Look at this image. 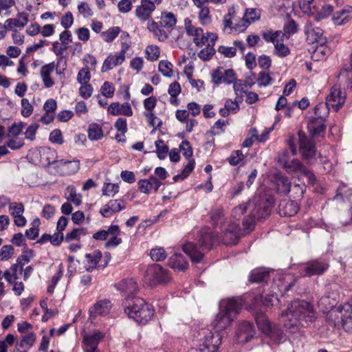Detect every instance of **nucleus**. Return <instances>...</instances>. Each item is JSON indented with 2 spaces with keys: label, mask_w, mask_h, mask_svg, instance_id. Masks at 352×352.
<instances>
[{
  "label": "nucleus",
  "mask_w": 352,
  "mask_h": 352,
  "mask_svg": "<svg viewBox=\"0 0 352 352\" xmlns=\"http://www.w3.org/2000/svg\"><path fill=\"white\" fill-rule=\"evenodd\" d=\"M285 326L290 328L300 325H308L316 318L313 306L305 300H295L288 307L285 313L282 314Z\"/></svg>",
  "instance_id": "obj_1"
},
{
  "label": "nucleus",
  "mask_w": 352,
  "mask_h": 352,
  "mask_svg": "<svg viewBox=\"0 0 352 352\" xmlns=\"http://www.w3.org/2000/svg\"><path fill=\"white\" fill-rule=\"evenodd\" d=\"M125 314L138 323L146 324L154 316L153 307L142 298H129L124 302Z\"/></svg>",
  "instance_id": "obj_2"
},
{
  "label": "nucleus",
  "mask_w": 352,
  "mask_h": 352,
  "mask_svg": "<svg viewBox=\"0 0 352 352\" xmlns=\"http://www.w3.org/2000/svg\"><path fill=\"white\" fill-rule=\"evenodd\" d=\"M250 218L243 221V230L250 231L254 228L256 220L265 219L271 212L272 202L261 196H255L248 203Z\"/></svg>",
  "instance_id": "obj_3"
},
{
  "label": "nucleus",
  "mask_w": 352,
  "mask_h": 352,
  "mask_svg": "<svg viewBox=\"0 0 352 352\" xmlns=\"http://www.w3.org/2000/svg\"><path fill=\"white\" fill-rule=\"evenodd\" d=\"M214 237L215 236L210 228H204L199 233V243L200 247L198 248L195 243L189 242L183 245V250L190 256L192 261L199 263L204 256L202 252L205 250H210L213 245Z\"/></svg>",
  "instance_id": "obj_4"
},
{
  "label": "nucleus",
  "mask_w": 352,
  "mask_h": 352,
  "mask_svg": "<svg viewBox=\"0 0 352 352\" xmlns=\"http://www.w3.org/2000/svg\"><path fill=\"white\" fill-rule=\"evenodd\" d=\"M328 267L329 264L326 261L318 258L300 265V272L302 276L311 277L323 274Z\"/></svg>",
  "instance_id": "obj_5"
},
{
  "label": "nucleus",
  "mask_w": 352,
  "mask_h": 352,
  "mask_svg": "<svg viewBox=\"0 0 352 352\" xmlns=\"http://www.w3.org/2000/svg\"><path fill=\"white\" fill-rule=\"evenodd\" d=\"M146 276L153 283H166L171 278L170 272L159 264L148 266L146 271Z\"/></svg>",
  "instance_id": "obj_6"
},
{
  "label": "nucleus",
  "mask_w": 352,
  "mask_h": 352,
  "mask_svg": "<svg viewBox=\"0 0 352 352\" xmlns=\"http://www.w3.org/2000/svg\"><path fill=\"white\" fill-rule=\"evenodd\" d=\"M204 338L200 345L206 352H217L221 343V336L219 332H212L210 330L203 331Z\"/></svg>",
  "instance_id": "obj_7"
},
{
  "label": "nucleus",
  "mask_w": 352,
  "mask_h": 352,
  "mask_svg": "<svg viewBox=\"0 0 352 352\" xmlns=\"http://www.w3.org/2000/svg\"><path fill=\"white\" fill-rule=\"evenodd\" d=\"M345 99V92H343L340 87L335 85L326 98V106L329 109L337 111L344 104Z\"/></svg>",
  "instance_id": "obj_8"
},
{
  "label": "nucleus",
  "mask_w": 352,
  "mask_h": 352,
  "mask_svg": "<svg viewBox=\"0 0 352 352\" xmlns=\"http://www.w3.org/2000/svg\"><path fill=\"white\" fill-rule=\"evenodd\" d=\"M305 34L307 36V41L309 43H326L327 38L323 36V31L321 28L314 26L308 21L305 25Z\"/></svg>",
  "instance_id": "obj_9"
},
{
  "label": "nucleus",
  "mask_w": 352,
  "mask_h": 352,
  "mask_svg": "<svg viewBox=\"0 0 352 352\" xmlns=\"http://www.w3.org/2000/svg\"><path fill=\"white\" fill-rule=\"evenodd\" d=\"M156 7L153 0H141L135 8V15L142 22L151 20V14Z\"/></svg>",
  "instance_id": "obj_10"
},
{
  "label": "nucleus",
  "mask_w": 352,
  "mask_h": 352,
  "mask_svg": "<svg viewBox=\"0 0 352 352\" xmlns=\"http://www.w3.org/2000/svg\"><path fill=\"white\" fill-rule=\"evenodd\" d=\"M116 287L125 297L124 301L129 298H135L133 295L138 291V283L133 278L124 279L116 284Z\"/></svg>",
  "instance_id": "obj_11"
},
{
  "label": "nucleus",
  "mask_w": 352,
  "mask_h": 352,
  "mask_svg": "<svg viewBox=\"0 0 352 352\" xmlns=\"http://www.w3.org/2000/svg\"><path fill=\"white\" fill-rule=\"evenodd\" d=\"M126 202L122 199H111L100 210V213L104 217H110L113 214L117 213L126 208Z\"/></svg>",
  "instance_id": "obj_12"
},
{
  "label": "nucleus",
  "mask_w": 352,
  "mask_h": 352,
  "mask_svg": "<svg viewBox=\"0 0 352 352\" xmlns=\"http://www.w3.org/2000/svg\"><path fill=\"white\" fill-rule=\"evenodd\" d=\"M104 337V334L98 330L85 333L83 341L87 348L85 352H98L97 346Z\"/></svg>",
  "instance_id": "obj_13"
},
{
  "label": "nucleus",
  "mask_w": 352,
  "mask_h": 352,
  "mask_svg": "<svg viewBox=\"0 0 352 352\" xmlns=\"http://www.w3.org/2000/svg\"><path fill=\"white\" fill-rule=\"evenodd\" d=\"M261 11L256 8H247L245 11L244 16L240 23L236 24L234 28L236 31H243L249 25L260 19Z\"/></svg>",
  "instance_id": "obj_14"
},
{
  "label": "nucleus",
  "mask_w": 352,
  "mask_h": 352,
  "mask_svg": "<svg viewBox=\"0 0 352 352\" xmlns=\"http://www.w3.org/2000/svg\"><path fill=\"white\" fill-rule=\"evenodd\" d=\"M300 152L305 160H309L316 153L313 142L303 134L299 133Z\"/></svg>",
  "instance_id": "obj_15"
},
{
  "label": "nucleus",
  "mask_w": 352,
  "mask_h": 352,
  "mask_svg": "<svg viewBox=\"0 0 352 352\" xmlns=\"http://www.w3.org/2000/svg\"><path fill=\"white\" fill-rule=\"evenodd\" d=\"M254 336V329L253 325L246 321L239 324L236 333L237 341L239 343H246L249 342Z\"/></svg>",
  "instance_id": "obj_16"
},
{
  "label": "nucleus",
  "mask_w": 352,
  "mask_h": 352,
  "mask_svg": "<svg viewBox=\"0 0 352 352\" xmlns=\"http://www.w3.org/2000/svg\"><path fill=\"white\" fill-rule=\"evenodd\" d=\"M18 19L10 18L7 19L4 24L0 23V27L8 30H15V28H23L29 21V14L27 12H20L17 14Z\"/></svg>",
  "instance_id": "obj_17"
},
{
  "label": "nucleus",
  "mask_w": 352,
  "mask_h": 352,
  "mask_svg": "<svg viewBox=\"0 0 352 352\" xmlns=\"http://www.w3.org/2000/svg\"><path fill=\"white\" fill-rule=\"evenodd\" d=\"M221 307L223 308L221 310L235 318L243 307V302L240 298H229L222 302Z\"/></svg>",
  "instance_id": "obj_18"
},
{
  "label": "nucleus",
  "mask_w": 352,
  "mask_h": 352,
  "mask_svg": "<svg viewBox=\"0 0 352 352\" xmlns=\"http://www.w3.org/2000/svg\"><path fill=\"white\" fill-rule=\"evenodd\" d=\"M111 302L107 299L97 301L89 309L90 316L96 318L98 316H105L111 309Z\"/></svg>",
  "instance_id": "obj_19"
},
{
  "label": "nucleus",
  "mask_w": 352,
  "mask_h": 352,
  "mask_svg": "<svg viewBox=\"0 0 352 352\" xmlns=\"http://www.w3.org/2000/svg\"><path fill=\"white\" fill-rule=\"evenodd\" d=\"M107 111L112 116L123 115L129 117L133 115V110L129 102L122 104L118 102H112L109 106Z\"/></svg>",
  "instance_id": "obj_20"
},
{
  "label": "nucleus",
  "mask_w": 352,
  "mask_h": 352,
  "mask_svg": "<svg viewBox=\"0 0 352 352\" xmlns=\"http://www.w3.org/2000/svg\"><path fill=\"white\" fill-rule=\"evenodd\" d=\"M138 184L140 190L145 194L150 193L152 190L157 191L162 185L161 182L154 176H151L148 179H140Z\"/></svg>",
  "instance_id": "obj_21"
},
{
  "label": "nucleus",
  "mask_w": 352,
  "mask_h": 352,
  "mask_svg": "<svg viewBox=\"0 0 352 352\" xmlns=\"http://www.w3.org/2000/svg\"><path fill=\"white\" fill-rule=\"evenodd\" d=\"M307 129L311 135H320L325 129L324 118L320 116L311 118L308 122Z\"/></svg>",
  "instance_id": "obj_22"
},
{
  "label": "nucleus",
  "mask_w": 352,
  "mask_h": 352,
  "mask_svg": "<svg viewBox=\"0 0 352 352\" xmlns=\"http://www.w3.org/2000/svg\"><path fill=\"white\" fill-rule=\"evenodd\" d=\"M54 62L42 66L40 69V75L46 88H50L54 85V82L51 78V74L54 71Z\"/></svg>",
  "instance_id": "obj_23"
},
{
  "label": "nucleus",
  "mask_w": 352,
  "mask_h": 352,
  "mask_svg": "<svg viewBox=\"0 0 352 352\" xmlns=\"http://www.w3.org/2000/svg\"><path fill=\"white\" fill-rule=\"evenodd\" d=\"M126 56H121L118 53L115 55L109 54L104 60L101 71L102 72H108L118 65H121L125 60Z\"/></svg>",
  "instance_id": "obj_24"
},
{
  "label": "nucleus",
  "mask_w": 352,
  "mask_h": 352,
  "mask_svg": "<svg viewBox=\"0 0 352 352\" xmlns=\"http://www.w3.org/2000/svg\"><path fill=\"white\" fill-rule=\"evenodd\" d=\"M241 229L237 224L230 225L229 228L226 230L223 234V240L225 243L235 244L241 235Z\"/></svg>",
  "instance_id": "obj_25"
},
{
  "label": "nucleus",
  "mask_w": 352,
  "mask_h": 352,
  "mask_svg": "<svg viewBox=\"0 0 352 352\" xmlns=\"http://www.w3.org/2000/svg\"><path fill=\"white\" fill-rule=\"evenodd\" d=\"M169 266L179 272L184 271L188 268V263L182 254H175L168 261Z\"/></svg>",
  "instance_id": "obj_26"
},
{
  "label": "nucleus",
  "mask_w": 352,
  "mask_h": 352,
  "mask_svg": "<svg viewBox=\"0 0 352 352\" xmlns=\"http://www.w3.org/2000/svg\"><path fill=\"white\" fill-rule=\"evenodd\" d=\"M184 28L187 35L192 37L193 42L197 46V39H200L204 32V30L193 25L191 20L188 18L184 19Z\"/></svg>",
  "instance_id": "obj_27"
},
{
  "label": "nucleus",
  "mask_w": 352,
  "mask_h": 352,
  "mask_svg": "<svg viewBox=\"0 0 352 352\" xmlns=\"http://www.w3.org/2000/svg\"><path fill=\"white\" fill-rule=\"evenodd\" d=\"M274 180L278 192L287 195L290 192L291 182L287 177L280 173H277L275 174Z\"/></svg>",
  "instance_id": "obj_28"
},
{
  "label": "nucleus",
  "mask_w": 352,
  "mask_h": 352,
  "mask_svg": "<svg viewBox=\"0 0 352 352\" xmlns=\"http://www.w3.org/2000/svg\"><path fill=\"white\" fill-rule=\"evenodd\" d=\"M297 203L293 201H283L279 204V213L281 216L292 217L298 211Z\"/></svg>",
  "instance_id": "obj_29"
},
{
  "label": "nucleus",
  "mask_w": 352,
  "mask_h": 352,
  "mask_svg": "<svg viewBox=\"0 0 352 352\" xmlns=\"http://www.w3.org/2000/svg\"><path fill=\"white\" fill-rule=\"evenodd\" d=\"M109 240L107 241L105 246L107 248L116 247L122 243L121 238L118 237L120 234V230L117 225H112L109 227Z\"/></svg>",
  "instance_id": "obj_30"
},
{
  "label": "nucleus",
  "mask_w": 352,
  "mask_h": 352,
  "mask_svg": "<svg viewBox=\"0 0 352 352\" xmlns=\"http://www.w3.org/2000/svg\"><path fill=\"white\" fill-rule=\"evenodd\" d=\"M234 320V318L220 310L214 321V326L217 331H222L228 327Z\"/></svg>",
  "instance_id": "obj_31"
},
{
  "label": "nucleus",
  "mask_w": 352,
  "mask_h": 352,
  "mask_svg": "<svg viewBox=\"0 0 352 352\" xmlns=\"http://www.w3.org/2000/svg\"><path fill=\"white\" fill-rule=\"evenodd\" d=\"M339 78L346 83L347 87L352 90V54L350 56L349 65H345L342 67Z\"/></svg>",
  "instance_id": "obj_32"
},
{
  "label": "nucleus",
  "mask_w": 352,
  "mask_h": 352,
  "mask_svg": "<svg viewBox=\"0 0 352 352\" xmlns=\"http://www.w3.org/2000/svg\"><path fill=\"white\" fill-rule=\"evenodd\" d=\"M87 263L85 266L88 272H92L97 266L102 258V253L99 250H95L91 253L85 255Z\"/></svg>",
  "instance_id": "obj_33"
},
{
  "label": "nucleus",
  "mask_w": 352,
  "mask_h": 352,
  "mask_svg": "<svg viewBox=\"0 0 352 352\" xmlns=\"http://www.w3.org/2000/svg\"><path fill=\"white\" fill-rule=\"evenodd\" d=\"M352 17V7L346 6L340 11L336 12L333 15V19L338 25L346 23Z\"/></svg>",
  "instance_id": "obj_34"
},
{
  "label": "nucleus",
  "mask_w": 352,
  "mask_h": 352,
  "mask_svg": "<svg viewBox=\"0 0 352 352\" xmlns=\"http://www.w3.org/2000/svg\"><path fill=\"white\" fill-rule=\"evenodd\" d=\"M326 43H318L312 54V58L316 61L324 60L330 54V49Z\"/></svg>",
  "instance_id": "obj_35"
},
{
  "label": "nucleus",
  "mask_w": 352,
  "mask_h": 352,
  "mask_svg": "<svg viewBox=\"0 0 352 352\" xmlns=\"http://www.w3.org/2000/svg\"><path fill=\"white\" fill-rule=\"evenodd\" d=\"M268 276V270L264 268H256L251 272L249 280L252 283H259L265 280Z\"/></svg>",
  "instance_id": "obj_36"
},
{
  "label": "nucleus",
  "mask_w": 352,
  "mask_h": 352,
  "mask_svg": "<svg viewBox=\"0 0 352 352\" xmlns=\"http://www.w3.org/2000/svg\"><path fill=\"white\" fill-rule=\"evenodd\" d=\"M255 320L258 328L263 333H269L273 325L270 323L267 316L263 314H257Z\"/></svg>",
  "instance_id": "obj_37"
},
{
  "label": "nucleus",
  "mask_w": 352,
  "mask_h": 352,
  "mask_svg": "<svg viewBox=\"0 0 352 352\" xmlns=\"http://www.w3.org/2000/svg\"><path fill=\"white\" fill-rule=\"evenodd\" d=\"M36 338V334L33 332L26 333L22 336L21 341L17 342L16 345L28 352L34 344Z\"/></svg>",
  "instance_id": "obj_38"
},
{
  "label": "nucleus",
  "mask_w": 352,
  "mask_h": 352,
  "mask_svg": "<svg viewBox=\"0 0 352 352\" xmlns=\"http://www.w3.org/2000/svg\"><path fill=\"white\" fill-rule=\"evenodd\" d=\"M282 31L277 30L274 31L271 29L267 30L265 31H263L261 32V35L263 36V38L267 42V43H272L274 45L276 44V43H278L280 41V38H283L282 37Z\"/></svg>",
  "instance_id": "obj_39"
},
{
  "label": "nucleus",
  "mask_w": 352,
  "mask_h": 352,
  "mask_svg": "<svg viewBox=\"0 0 352 352\" xmlns=\"http://www.w3.org/2000/svg\"><path fill=\"white\" fill-rule=\"evenodd\" d=\"M217 38V36L215 34L204 32L200 39H197V47H201L205 45H206V46H214Z\"/></svg>",
  "instance_id": "obj_40"
},
{
  "label": "nucleus",
  "mask_w": 352,
  "mask_h": 352,
  "mask_svg": "<svg viewBox=\"0 0 352 352\" xmlns=\"http://www.w3.org/2000/svg\"><path fill=\"white\" fill-rule=\"evenodd\" d=\"M223 210L221 206H214L210 212V221L213 225H218L221 223L223 221Z\"/></svg>",
  "instance_id": "obj_41"
},
{
  "label": "nucleus",
  "mask_w": 352,
  "mask_h": 352,
  "mask_svg": "<svg viewBox=\"0 0 352 352\" xmlns=\"http://www.w3.org/2000/svg\"><path fill=\"white\" fill-rule=\"evenodd\" d=\"M270 340L274 343V344H279L282 342L283 339L284 338V334L281 329L276 325L274 324L273 327L271 328L270 331L269 333H265Z\"/></svg>",
  "instance_id": "obj_42"
},
{
  "label": "nucleus",
  "mask_w": 352,
  "mask_h": 352,
  "mask_svg": "<svg viewBox=\"0 0 352 352\" xmlns=\"http://www.w3.org/2000/svg\"><path fill=\"white\" fill-rule=\"evenodd\" d=\"M160 23L164 28L172 29L175 26L177 19L172 12H164L162 13Z\"/></svg>",
  "instance_id": "obj_43"
},
{
  "label": "nucleus",
  "mask_w": 352,
  "mask_h": 352,
  "mask_svg": "<svg viewBox=\"0 0 352 352\" xmlns=\"http://www.w3.org/2000/svg\"><path fill=\"white\" fill-rule=\"evenodd\" d=\"M88 137L91 140H98L103 137L102 127L96 123L89 124L88 129Z\"/></svg>",
  "instance_id": "obj_44"
},
{
  "label": "nucleus",
  "mask_w": 352,
  "mask_h": 352,
  "mask_svg": "<svg viewBox=\"0 0 352 352\" xmlns=\"http://www.w3.org/2000/svg\"><path fill=\"white\" fill-rule=\"evenodd\" d=\"M272 294L267 295L265 298L264 304L265 306L270 307L274 305V301H279L278 298V294L276 291L282 292L281 289L279 287V285L274 283L272 286Z\"/></svg>",
  "instance_id": "obj_45"
},
{
  "label": "nucleus",
  "mask_w": 352,
  "mask_h": 352,
  "mask_svg": "<svg viewBox=\"0 0 352 352\" xmlns=\"http://www.w3.org/2000/svg\"><path fill=\"white\" fill-rule=\"evenodd\" d=\"M252 85H254V82L248 83L247 81H243L241 80L235 81L233 84V89L236 96H240L241 100H243V94L245 93L248 85L251 87Z\"/></svg>",
  "instance_id": "obj_46"
},
{
  "label": "nucleus",
  "mask_w": 352,
  "mask_h": 352,
  "mask_svg": "<svg viewBox=\"0 0 352 352\" xmlns=\"http://www.w3.org/2000/svg\"><path fill=\"white\" fill-rule=\"evenodd\" d=\"M41 222L38 218H36L31 223L32 227L25 231V236L32 240L35 239L38 236L39 226Z\"/></svg>",
  "instance_id": "obj_47"
},
{
  "label": "nucleus",
  "mask_w": 352,
  "mask_h": 352,
  "mask_svg": "<svg viewBox=\"0 0 352 352\" xmlns=\"http://www.w3.org/2000/svg\"><path fill=\"white\" fill-rule=\"evenodd\" d=\"M298 25L294 20L287 22L283 27V32H282V37L288 38L292 34L297 32Z\"/></svg>",
  "instance_id": "obj_48"
},
{
  "label": "nucleus",
  "mask_w": 352,
  "mask_h": 352,
  "mask_svg": "<svg viewBox=\"0 0 352 352\" xmlns=\"http://www.w3.org/2000/svg\"><path fill=\"white\" fill-rule=\"evenodd\" d=\"M306 167L299 160L293 159L285 167L288 173H296L302 175Z\"/></svg>",
  "instance_id": "obj_49"
},
{
  "label": "nucleus",
  "mask_w": 352,
  "mask_h": 352,
  "mask_svg": "<svg viewBox=\"0 0 352 352\" xmlns=\"http://www.w3.org/2000/svg\"><path fill=\"white\" fill-rule=\"evenodd\" d=\"M274 45V54L278 57H285L289 54L290 50L289 47L283 43V38L280 41L276 43Z\"/></svg>",
  "instance_id": "obj_50"
},
{
  "label": "nucleus",
  "mask_w": 352,
  "mask_h": 352,
  "mask_svg": "<svg viewBox=\"0 0 352 352\" xmlns=\"http://www.w3.org/2000/svg\"><path fill=\"white\" fill-rule=\"evenodd\" d=\"M156 146V153L157 157L160 160H164L166 157L168 153V147L166 146L164 141L161 139L157 140L155 142Z\"/></svg>",
  "instance_id": "obj_51"
},
{
  "label": "nucleus",
  "mask_w": 352,
  "mask_h": 352,
  "mask_svg": "<svg viewBox=\"0 0 352 352\" xmlns=\"http://www.w3.org/2000/svg\"><path fill=\"white\" fill-rule=\"evenodd\" d=\"M352 196V188L348 187L345 184H342L340 186L338 189L337 190V193L334 197L335 199H349Z\"/></svg>",
  "instance_id": "obj_52"
},
{
  "label": "nucleus",
  "mask_w": 352,
  "mask_h": 352,
  "mask_svg": "<svg viewBox=\"0 0 352 352\" xmlns=\"http://www.w3.org/2000/svg\"><path fill=\"white\" fill-rule=\"evenodd\" d=\"M146 58L150 61L157 60L160 54V49L157 45H151L146 47Z\"/></svg>",
  "instance_id": "obj_53"
},
{
  "label": "nucleus",
  "mask_w": 352,
  "mask_h": 352,
  "mask_svg": "<svg viewBox=\"0 0 352 352\" xmlns=\"http://www.w3.org/2000/svg\"><path fill=\"white\" fill-rule=\"evenodd\" d=\"M120 32V28L119 27H112L106 32H103L101 36L105 42L110 43L118 36Z\"/></svg>",
  "instance_id": "obj_54"
},
{
  "label": "nucleus",
  "mask_w": 352,
  "mask_h": 352,
  "mask_svg": "<svg viewBox=\"0 0 352 352\" xmlns=\"http://www.w3.org/2000/svg\"><path fill=\"white\" fill-rule=\"evenodd\" d=\"M144 116L148 120L149 124L153 127L152 132L155 131L162 126V120L157 118L153 113L144 112Z\"/></svg>",
  "instance_id": "obj_55"
},
{
  "label": "nucleus",
  "mask_w": 352,
  "mask_h": 352,
  "mask_svg": "<svg viewBox=\"0 0 352 352\" xmlns=\"http://www.w3.org/2000/svg\"><path fill=\"white\" fill-rule=\"evenodd\" d=\"M158 69L164 76L170 77L173 76V65L168 60H162L160 61Z\"/></svg>",
  "instance_id": "obj_56"
},
{
  "label": "nucleus",
  "mask_w": 352,
  "mask_h": 352,
  "mask_svg": "<svg viewBox=\"0 0 352 352\" xmlns=\"http://www.w3.org/2000/svg\"><path fill=\"white\" fill-rule=\"evenodd\" d=\"M68 196L67 199L73 202L75 205L78 206L81 204L82 196L80 194L76 193V190L74 186H69L67 188Z\"/></svg>",
  "instance_id": "obj_57"
},
{
  "label": "nucleus",
  "mask_w": 352,
  "mask_h": 352,
  "mask_svg": "<svg viewBox=\"0 0 352 352\" xmlns=\"http://www.w3.org/2000/svg\"><path fill=\"white\" fill-rule=\"evenodd\" d=\"M119 191V186L116 184L104 183L102 186V195L113 197Z\"/></svg>",
  "instance_id": "obj_58"
},
{
  "label": "nucleus",
  "mask_w": 352,
  "mask_h": 352,
  "mask_svg": "<svg viewBox=\"0 0 352 352\" xmlns=\"http://www.w3.org/2000/svg\"><path fill=\"white\" fill-rule=\"evenodd\" d=\"M24 126L23 122H14L8 128L7 136L8 138L18 137L21 133Z\"/></svg>",
  "instance_id": "obj_59"
},
{
  "label": "nucleus",
  "mask_w": 352,
  "mask_h": 352,
  "mask_svg": "<svg viewBox=\"0 0 352 352\" xmlns=\"http://www.w3.org/2000/svg\"><path fill=\"white\" fill-rule=\"evenodd\" d=\"M150 256L153 261H164L166 257V253L163 248H155L150 252Z\"/></svg>",
  "instance_id": "obj_60"
},
{
  "label": "nucleus",
  "mask_w": 352,
  "mask_h": 352,
  "mask_svg": "<svg viewBox=\"0 0 352 352\" xmlns=\"http://www.w3.org/2000/svg\"><path fill=\"white\" fill-rule=\"evenodd\" d=\"M241 101L240 96H236L234 101L230 99L227 100L224 106L230 113H236L239 110V103Z\"/></svg>",
  "instance_id": "obj_61"
},
{
  "label": "nucleus",
  "mask_w": 352,
  "mask_h": 352,
  "mask_svg": "<svg viewBox=\"0 0 352 352\" xmlns=\"http://www.w3.org/2000/svg\"><path fill=\"white\" fill-rule=\"evenodd\" d=\"M87 234L85 228H75L72 232L67 233L65 236V241L70 242L75 239H79L80 236H84Z\"/></svg>",
  "instance_id": "obj_62"
},
{
  "label": "nucleus",
  "mask_w": 352,
  "mask_h": 352,
  "mask_svg": "<svg viewBox=\"0 0 352 352\" xmlns=\"http://www.w3.org/2000/svg\"><path fill=\"white\" fill-rule=\"evenodd\" d=\"M198 18L201 25L209 24L211 22L209 8L206 6L200 8Z\"/></svg>",
  "instance_id": "obj_63"
},
{
  "label": "nucleus",
  "mask_w": 352,
  "mask_h": 352,
  "mask_svg": "<svg viewBox=\"0 0 352 352\" xmlns=\"http://www.w3.org/2000/svg\"><path fill=\"white\" fill-rule=\"evenodd\" d=\"M24 145V140L19 137H11L6 142V146L12 150H18Z\"/></svg>",
  "instance_id": "obj_64"
}]
</instances>
